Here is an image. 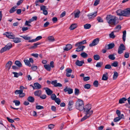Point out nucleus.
<instances>
[{"label":"nucleus","mask_w":130,"mask_h":130,"mask_svg":"<svg viewBox=\"0 0 130 130\" xmlns=\"http://www.w3.org/2000/svg\"><path fill=\"white\" fill-rule=\"evenodd\" d=\"M117 19L116 17L111 15H107L106 17L107 21L110 26L114 25L117 24L116 23V20Z\"/></svg>","instance_id":"nucleus-1"},{"label":"nucleus","mask_w":130,"mask_h":130,"mask_svg":"<svg viewBox=\"0 0 130 130\" xmlns=\"http://www.w3.org/2000/svg\"><path fill=\"white\" fill-rule=\"evenodd\" d=\"M116 13L117 15L119 16L128 17L130 14V8H128L124 10L119 9L116 11Z\"/></svg>","instance_id":"nucleus-2"},{"label":"nucleus","mask_w":130,"mask_h":130,"mask_svg":"<svg viewBox=\"0 0 130 130\" xmlns=\"http://www.w3.org/2000/svg\"><path fill=\"white\" fill-rule=\"evenodd\" d=\"M5 35L7 37L10 39H12V41L15 43H18L21 42V39L18 37H15V35L12 33L6 32Z\"/></svg>","instance_id":"nucleus-3"},{"label":"nucleus","mask_w":130,"mask_h":130,"mask_svg":"<svg viewBox=\"0 0 130 130\" xmlns=\"http://www.w3.org/2000/svg\"><path fill=\"white\" fill-rule=\"evenodd\" d=\"M83 101L80 99H78L76 103V108L80 111H83L84 108Z\"/></svg>","instance_id":"nucleus-4"},{"label":"nucleus","mask_w":130,"mask_h":130,"mask_svg":"<svg viewBox=\"0 0 130 130\" xmlns=\"http://www.w3.org/2000/svg\"><path fill=\"white\" fill-rule=\"evenodd\" d=\"M91 108V105L90 104H88L86 105L85 107H84L83 110L85 112V113H89V112L92 111V113L93 111L92 110L90 111V110Z\"/></svg>","instance_id":"nucleus-5"},{"label":"nucleus","mask_w":130,"mask_h":130,"mask_svg":"<svg viewBox=\"0 0 130 130\" xmlns=\"http://www.w3.org/2000/svg\"><path fill=\"white\" fill-rule=\"evenodd\" d=\"M125 50V48L124 45L121 44L119 47L118 53L119 54H121L123 52V51Z\"/></svg>","instance_id":"nucleus-6"},{"label":"nucleus","mask_w":130,"mask_h":130,"mask_svg":"<svg viewBox=\"0 0 130 130\" xmlns=\"http://www.w3.org/2000/svg\"><path fill=\"white\" fill-rule=\"evenodd\" d=\"M99 39L98 38H96L94 39L92 42L89 44L90 47H92L97 45L99 43Z\"/></svg>","instance_id":"nucleus-7"},{"label":"nucleus","mask_w":130,"mask_h":130,"mask_svg":"<svg viewBox=\"0 0 130 130\" xmlns=\"http://www.w3.org/2000/svg\"><path fill=\"white\" fill-rule=\"evenodd\" d=\"M97 15V12L94 13H90L88 14L87 16L89 20H92Z\"/></svg>","instance_id":"nucleus-8"},{"label":"nucleus","mask_w":130,"mask_h":130,"mask_svg":"<svg viewBox=\"0 0 130 130\" xmlns=\"http://www.w3.org/2000/svg\"><path fill=\"white\" fill-rule=\"evenodd\" d=\"M57 80H54L52 82L51 84L53 85L55 87H62V84L59 83H57Z\"/></svg>","instance_id":"nucleus-9"},{"label":"nucleus","mask_w":130,"mask_h":130,"mask_svg":"<svg viewBox=\"0 0 130 130\" xmlns=\"http://www.w3.org/2000/svg\"><path fill=\"white\" fill-rule=\"evenodd\" d=\"M75 46L77 47L76 48V51L77 52H79L80 51H83L85 47V46H84L81 45H78Z\"/></svg>","instance_id":"nucleus-10"},{"label":"nucleus","mask_w":130,"mask_h":130,"mask_svg":"<svg viewBox=\"0 0 130 130\" xmlns=\"http://www.w3.org/2000/svg\"><path fill=\"white\" fill-rule=\"evenodd\" d=\"M34 86H32V87L34 89H40L41 87V85L38 83H34Z\"/></svg>","instance_id":"nucleus-11"},{"label":"nucleus","mask_w":130,"mask_h":130,"mask_svg":"<svg viewBox=\"0 0 130 130\" xmlns=\"http://www.w3.org/2000/svg\"><path fill=\"white\" fill-rule=\"evenodd\" d=\"M66 76L68 77H70L71 76V73L72 72V70L70 68H68L66 70Z\"/></svg>","instance_id":"nucleus-12"},{"label":"nucleus","mask_w":130,"mask_h":130,"mask_svg":"<svg viewBox=\"0 0 130 130\" xmlns=\"http://www.w3.org/2000/svg\"><path fill=\"white\" fill-rule=\"evenodd\" d=\"M86 115L83 118L81 119V121H83L87 119V118L89 117L92 114V111L90 112L89 113H86Z\"/></svg>","instance_id":"nucleus-13"},{"label":"nucleus","mask_w":130,"mask_h":130,"mask_svg":"<svg viewBox=\"0 0 130 130\" xmlns=\"http://www.w3.org/2000/svg\"><path fill=\"white\" fill-rule=\"evenodd\" d=\"M114 46V44L113 43H111L106 45L105 47L106 49L109 50L112 48Z\"/></svg>","instance_id":"nucleus-14"},{"label":"nucleus","mask_w":130,"mask_h":130,"mask_svg":"<svg viewBox=\"0 0 130 130\" xmlns=\"http://www.w3.org/2000/svg\"><path fill=\"white\" fill-rule=\"evenodd\" d=\"M122 119H124V116L123 114H122L121 117H117L114 119L113 121L115 122H117Z\"/></svg>","instance_id":"nucleus-15"},{"label":"nucleus","mask_w":130,"mask_h":130,"mask_svg":"<svg viewBox=\"0 0 130 130\" xmlns=\"http://www.w3.org/2000/svg\"><path fill=\"white\" fill-rule=\"evenodd\" d=\"M72 47V46L71 45L69 44L66 45V47L63 48V49L64 51H68L71 49Z\"/></svg>","instance_id":"nucleus-16"},{"label":"nucleus","mask_w":130,"mask_h":130,"mask_svg":"<svg viewBox=\"0 0 130 130\" xmlns=\"http://www.w3.org/2000/svg\"><path fill=\"white\" fill-rule=\"evenodd\" d=\"M84 63V61H80L79 60L76 61L75 62V64L77 66H82L83 64Z\"/></svg>","instance_id":"nucleus-17"},{"label":"nucleus","mask_w":130,"mask_h":130,"mask_svg":"<svg viewBox=\"0 0 130 130\" xmlns=\"http://www.w3.org/2000/svg\"><path fill=\"white\" fill-rule=\"evenodd\" d=\"M108 79V74L107 72H106L103 75L102 79L104 80H106Z\"/></svg>","instance_id":"nucleus-18"},{"label":"nucleus","mask_w":130,"mask_h":130,"mask_svg":"<svg viewBox=\"0 0 130 130\" xmlns=\"http://www.w3.org/2000/svg\"><path fill=\"white\" fill-rule=\"evenodd\" d=\"M86 43V40H83L82 41L76 43L75 45V46H76L78 45H83L84 44Z\"/></svg>","instance_id":"nucleus-19"},{"label":"nucleus","mask_w":130,"mask_h":130,"mask_svg":"<svg viewBox=\"0 0 130 130\" xmlns=\"http://www.w3.org/2000/svg\"><path fill=\"white\" fill-rule=\"evenodd\" d=\"M12 62L11 61H9L6 64V67L7 68H8V70H9L12 65Z\"/></svg>","instance_id":"nucleus-20"},{"label":"nucleus","mask_w":130,"mask_h":130,"mask_svg":"<svg viewBox=\"0 0 130 130\" xmlns=\"http://www.w3.org/2000/svg\"><path fill=\"white\" fill-rule=\"evenodd\" d=\"M41 93V91L40 90H38L34 92V94L36 96H40Z\"/></svg>","instance_id":"nucleus-21"},{"label":"nucleus","mask_w":130,"mask_h":130,"mask_svg":"<svg viewBox=\"0 0 130 130\" xmlns=\"http://www.w3.org/2000/svg\"><path fill=\"white\" fill-rule=\"evenodd\" d=\"M46 89L45 91L47 94L48 95H51L53 93L52 91L47 88H46Z\"/></svg>","instance_id":"nucleus-22"},{"label":"nucleus","mask_w":130,"mask_h":130,"mask_svg":"<svg viewBox=\"0 0 130 130\" xmlns=\"http://www.w3.org/2000/svg\"><path fill=\"white\" fill-rule=\"evenodd\" d=\"M80 13V11L78 10L77 11H75L74 12V17L75 18H78L79 17V14Z\"/></svg>","instance_id":"nucleus-23"},{"label":"nucleus","mask_w":130,"mask_h":130,"mask_svg":"<svg viewBox=\"0 0 130 130\" xmlns=\"http://www.w3.org/2000/svg\"><path fill=\"white\" fill-rule=\"evenodd\" d=\"M40 44V43L39 42H37L36 43H35L33 46H31L30 48V49H34L36 48H37V45Z\"/></svg>","instance_id":"nucleus-24"},{"label":"nucleus","mask_w":130,"mask_h":130,"mask_svg":"<svg viewBox=\"0 0 130 130\" xmlns=\"http://www.w3.org/2000/svg\"><path fill=\"white\" fill-rule=\"evenodd\" d=\"M24 61L26 65L29 67H31V65L29 60L27 59H25L24 60Z\"/></svg>","instance_id":"nucleus-25"},{"label":"nucleus","mask_w":130,"mask_h":130,"mask_svg":"<svg viewBox=\"0 0 130 130\" xmlns=\"http://www.w3.org/2000/svg\"><path fill=\"white\" fill-rule=\"evenodd\" d=\"M44 67L45 69L48 71H50L51 70V67L49 64H44Z\"/></svg>","instance_id":"nucleus-26"},{"label":"nucleus","mask_w":130,"mask_h":130,"mask_svg":"<svg viewBox=\"0 0 130 130\" xmlns=\"http://www.w3.org/2000/svg\"><path fill=\"white\" fill-rule=\"evenodd\" d=\"M77 27V24H73L71 25L70 27V29L71 30H73L75 29Z\"/></svg>","instance_id":"nucleus-27"},{"label":"nucleus","mask_w":130,"mask_h":130,"mask_svg":"<svg viewBox=\"0 0 130 130\" xmlns=\"http://www.w3.org/2000/svg\"><path fill=\"white\" fill-rule=\"evenodd\" d=\"M27 100L29 102L31 103L33 102L35 100L34 98L31 96L28 97L27 98Z\"/></svg>","instance_id":"nucleus-28"},{"label":"nucleus","mask_w":130,"mask_h":130,"mask_svg":"<svg viewBox=\"0 0 130 130\" xmlns=\"http://www.w3.org/2000/svg\"><path fill=\"white\" fill-rule=\"evenodd\" d=\"M5 47L6 49L8 50L11 48L12 47V44L11 43H9Z\"/></svg>","instance_id":"nucleus-29"},{"label":"nucleus","mask_w":130,"mask_h":130,"mask_svg":"<svg viewBox=\"0 0 130 130\" xmlns=\"http://www.w3.org/2000/svg\"><path fill=\"white\" fill-rule=\"evenodd\" d=\"M48 41L50 42H53L55 40L54 37L52 36H48Z\"/></svg>","instance_id":"nucleus-30"},{"label":"nucleus","mask_w":130,"mask_h":130,"mask_svg":"<svg viewBox=\"0 0 130 130\" xmlns=\"http://www.w3.org/2000/svg\"><path fill=\"white\" fill-rule=\"evenodd\" d=\"M123 35L122 36V39L123 41L125 42V39L126 36V30H124L123 32Z\"/></svg>","instance_id":"nucleus-31"},{"label":"nucleus","mask_w":130,"mask_h":130,"mask_svg":"<svg viewBox=\"0 0 130 130\" xmlns=\"http://www.w3.org/2000/svg\"><path fill=\"white\" fill-rule=\"evenodd\" d=\"M15 64L19 67H21L22 66L21 63L19 61H16L15 62Z\"/></svg>","instance_id":"nucleus-32"},{"label":"nucleus","mask_w":130,"mask_h":130,"mask_svg":"<svg viewBox=\"0 0 130 130\" xmlns=\"http://www.w3.org/2000/svg\"><path fill=\"white\" fill-rule=\"evenodd\" d=\"M91 27V25L89 24H86L84 25V28L85 29H89Z\"/></svg>","instance_id":"nucleus-33"},{"label":"nucleus","mask_w":130,"mask_h":130,"mask_svg":"<svg viewBox=\"0 0 130 130\" xmlns=\"http://www.w3.org/2000/svg\"><path fill=\"white\" fill-rule=\"evenodd\" d=\"M80 56L83 58H86L88 57V55L86 53L83 52L80 54Z\"/></svg>","instance_id":"nucleus-34"},{"label":"nucleus","mask_w":130,"mask_h":130,"mask_svg":"<svg viewBox=\"0 0 130 130\" xmlns=\"http://www.w3.org/2000/svg\"><path fill=\"white\" fill-rule=\"evenodd\" d=\"M127 100V99L125 98H123L120 99L119 101V103L122 104L124 103V102Z\"/></svg>","instance_id":"nucleus-35"},{"label":"nucleus","mask_w":130,"mask_h":130,"mask_svg":"<svg viewBox=\"0 0 130 130\" xmlns=\"http://www.w3.org/2000/svg\"><path fill=\"white\" fill-rule=\"evenodd\" d=\"M114 74L113 76V80H115L118 77V73L116 72H113Z\"/></svg>","instance_id":"nucleus-36"},{"label":"nucleus","mask_w":130,"mask_h":130,"mask_svg":"<svg viewBox=\"0 0 130 130\" xmlns=\"http://www.w3.org/2000/svg\"><path fill=\"white\" fill-rule=\"evenodd\" d=\"M108 57L109 59L112 60H114L115 59V57L113 54H110L108 56Z\"/></svg>","instance_id":"nucleus-37"},{"label":"nucleus","mask_w":130,"mask_h":130,"mask_svg":"<svg viewBox=\"0 0 130 130\" xmlns=\"http://www.w3.org/2000/svg\"><path fill=\"white\" fill-rule=\"evenodd\" d=\"M16 6H14L12 7L10 10L9 12L10 13H13L16 10L15 8H17Z\"/></svg>","instance_id":"nucleus-38"},{"label":"nucleus","mask_w":130,"mask_h":130,"mask_svg":"<svg viewBox=\"0 0 130 130\" xmlns=\"http://www.w3.org/2000/svg\"><path fill=\"white\" fill-rule=\"evenodd\" d=\"M21 37L23 38L25 40H28L30 39H31V37H27V36H21Z\"/></svg>","instance_id":"nucleus-39"},{"label":"nucleus","mask_w":130,"mask_h":130,"mask_svg":"<svg viewBox=\"0 0 130 130\" xmlns=\"http://www.w3.org/2000/svg\"><path fill=\"white\" fill-rule=\"evenodd\" d=\"M118 64V62L117 61H114L111 64V66L115 67H117Z\"/></svg>","instance_id":"nucleus-40"},{"label":"nucleus","mask_w":130,"mask_h":130,"mask_svg":"<svg viewBox=\"0 0 130 130\" xmlns=\"http://www.w3.org/2000/svg\"><path fill=\"white\" fill-rule=\"evenodd\" d=\"M94 59L96 60H99L100 58V56L98 55H94L93 56Z\"/></svg>","instance_id":"nucleus-41"},{"label":"nucleus","mask_w":130,"mask_h":130,"mask_svg":"<svg viewBox=\"0 0 130 130\" xmlns=\"http://www.w3.org/2000/svg\"><path fill=\"white\" fill-rule=\"evenodd\" d=\"M13 102L15 103V105L16 106L19 105L20 103V101L17 100H14L13 101Z\"/></svg>","instance_id":"nucleus-42"},{"label":"nucleus","mask_w":130,"mask_h":130,"mask_svg":"<svg viewBox=\"0 0 130 130\" xmlns=\"http://www.w3.org/2000/svg\"><path fill=\"white\" fill-rule=\"evenodd\" d=\"M23 90H21V89H20L19 90H16L15 92V93L16 94H20L22 92H23Z\"/></svg>","instance_id":"nucleus-43"},{"label":"nucleus","mask_w":130,"mask_h":130,"mask_svg":"<svg viewBox=\"0 0 130 130\" xmlns=\"http://www.w3.org/2000/svg\"><path fill=\"white\" fill-rule=\"evenodd\" d=\"M103 64V63L102 62H98L97 63L96 66L97 67H100L102 66Z\"/></svg>","instance_id":"nucleus-44"},{"label":"nucleus","mask_w":130,"mask_h":130,"mask_svg":"<svg viewBox=\"0 0 130 130\" xmlns=\"http://www.w3.org/2000/svg\"><path fill=\"white\" fill-rule=\"evenodd\" d=\"M97 20L99 22H103V20L102 18L100 17H98L97 18Z\"/></svg>","instance_id":"nucleus-45"},{"label":"nucleus","mask_w":130,"mask_h":130,"mask_svg":"<svg viewBox=\"0 0 130 130\" xmlns=\"http://www.w3.org/2000/svg\"><path fill=\"white\" fill-rule=\"evenodd\" d=\"M74 93L75 95H78L79 93V90L77 88H75V89Z\"/></svg>","instance_id":"nucleus-46"},{"label":"nucleus","mask_w":130,"mask_h":130,"mask_svg":"<svg viewBox=\"0 0 130 130\" xmlns=\"http://www.w3.org/2000/svg\"><path fill=\"white\" fill-rule=\"evenodd\" d=\"M91 87L90 85L89 84H85L84 86V88H85L87 89H89Z\"/></svg>","instance_id":"nucleus-47"},{"label":"nucleus","mask_w":130,"mask_h":130,"mask_svg":"<svg viewBox=\"0 0 130 130\" xmlns=\"http://www.w3.org/2000/svg\"><path fill=\"white\" fill-rule=\"evenodd\" d=\"M121 26L120 25H118L116 27L115 29L116 31H118L121 29Z\"/></svg>","instance_id":"nucleus-48"},{"label":"nucleus","mask_w":130,"mask_h":130,"mask_svg":"<svg viewBox=\"0 0 130 130\" xmlns=\"http://www.w3.org/2000/svg\"><path fill=\"white\" fill-rule=\"evenodd\" d=\"M54 101L58 105L61 102L60 99L58 98H56Z\"/></svg>","instance_id":"nucleus-49"},{"label":"nucleus","mask_w":130,"mask_h":130,"mask_svg":"<svg viewBox=\"0 0 130 130\" xmlns=\"http://www.w3.org/2000/svg\"><path fill=\"white\" fill-rule=\"evenodd\" d=\"M114 32L112 31L109 35V36L110 38L113 39L115 37V36L114 35Z\"/></svg>","instance_id":"nucleus-50"},{"label":"nucleus","mask_w":130,"mask_h":130,"mask_svg":"<svg viewBox=\"0 0 130 130\" xmlns=\"http://www.w3.org/2000/svg\"><path fill=\"white\" fill-rule=\"evenodd\" d=\"M38 69L37 66H35L34 65H32L31 66V69L34 71H35L36 70Z\"/></svg>","instance_id":"nucleus-51"},{"label":"nucleus","mask_w":130,"mask_h":130,"mask_svg":"<svg viewBox=\"0 0 130 130\" xmlns=\"http://www.w3.org/2000/svg\"><path fill=\"white\" fill-rule=\"evenodd\" d=\"M93 85L95 87H98L99 85L98 81L97 80H95L93 83Z\"/></svg>","instance_id":"nucleus-52"},{"label":"nucleus","mask_w":130,"mask_h":130,"mask_svg":"<svg viewBox=\"0 0 130 130\" xmlns=\"http://www.w3.org/2000/svg\"><path fill=\"white\" fill-rule=\"evenodd\" d=\"M51 98L52 100H54L56 98V96L55 94H53L51 95Z\"/></svg>","instance_id":"nucleus-53"},{"label":"nucleus","mask_w":130,"mask_h":130,"mask_svg":"<svg viewBox=\"0 0 130 130\" xmlns=\"http://www.w3.org/2000/svg\"><path fill=\"white\" fill-rule=\"evenodd\" d=\"M105 68L106 69H110L111 68V65L109 64H107L106 65L105 67Z\"/></svg>","instance_id":"nucleus-54"},{"label":"nucleus","mask_w":130,"mask_h":130,"mask_svg":"<svg viewBox=\"0 0 130 130\" xmlns=\"http://www.w3.org/2000/svg\"><path fill=\"white\" fill-rule=\"evenodd\" d=\"M129 53L128 52H126L125 53L124 57L125 58H128L129 56Z\"/></svg>","instance_id":"nucleus-55"},{"label":"nucleus","mask_w":130,"mask_h":130,"mask_svg":"<svg viewBox=\"0 0 130 130\" xmlns=\"http://www.w3.org/2000/svg\"><path fill=\"white\" fill-rule=\"evenodd\" d=\"M7 50L6 49V48L5 46L3 48L1 49L0 51V53H2L4 52H5Z\"/></svg>","instance_id":"nucleus-56"},{"label":"nucleus","mask_w":130,"mask_h":130,"mask_svg":"<svg viewBox=\"0 0 130 130\" xmlns=\"http://www.w3.org/2000/svg\"><path fill=\"white\" fill-rule=\"evenodd\" d=\"M74 104V102L73 100H70L69 101L68 105L72 106Z\"/></svg>","instance_id":"nucleus-57"},{"label":"nucleus","mask_w":130,"mask_h":130,"mask_svg":"<svg viewBox=\"0 0 130 130\" xmlns=\"http://www.w3.org/2000/svg\"><path fill=\"white\" fill-rule=\"evenodd\" d=\"M40 98L42 99H44L46 98V95L43 94L41 96H40Z\"/></svg>","instance_id":"nucleus-58"},{"label":"nucleus","mask_w":130,"mask_h":130,"mask_svg":"<svg viewBox=\"0 0 130 130\" xmlns=\"http://www.w3.org/2000/svg\"><path fill=\"white\" fill-rule=\"evenodd\" d=\"M36 109H42L44 108V107L42 106L38 105L36 106Z\"/></svg>","instance_id":"nucleus-59"},{"label":"nucleus","mask_w":130,"mask_h":130,"mask_svg":"<svg viewBox=\"0 0 130 130\" xmlns=\"http://www.w3.org/2000/svg\"><path fill=\"white\" fill-rule=\"evenodd\" d=\"M54 126V125L53 124H51L49 125L48 126V127L49 129H53Z\"/></svg>","instance_id":"nucleus-60"},{"label":"nucleus","mask_w":130,"mask_h":130,"mask_svg":"<svg viewBox=\"0 0 130 130\" xmlns=\"http://www.w3.org/2000/svg\"><path fill=\"white\" fill-rule=\"evenodd\" d=\"M7 119L8 120L10 123H13L14 122V121L13 120L10 119L8 117H7Z\"/></svg>","instance_id":"nucleus-61"},{"label":"nucleus","mask_w":130,"mask_h":130,"mask_svg":"<svg viewBox=\"0 0 130 130\" xmlns=\"http://www.w3.org/2000/svg\"><path fill=\"white\" fill-rule=\"evenodd\" d=\"M69 91H68V93L69 94H71L73 92V90L72 89L70 88H69Z\"/></svg>","instance_id":"nucleus-62"},{"label":"nucleus","mask_w":130,"mask_h":130,"mask_svg":"<svg viewBox=\"0 0 130 130\" xmlns=\"http://www.w3.org/2000/svg\"><path fill=\"white\" fill-rule=\"evenodd\" d=\"M100 3V1H95L94 3L93 4L94 6H96Z\"/></svg>","instance_id":"nucleus-63"},{"label":"nucleus","mask_w":130,"mask_h":130,"mask_svg":"<svg viewBox=\"0 0 130 130\" xmlns=\"http://www.w3.org/2000/svg\"><path fill=\"white\" fill-rule=\"evenodd\" d=\"M90 77L88 76L85 77L83 78V80L84 81H86L89 80Z\"/></svg>","instance_id":"nucleus-64"}]
</instances>
